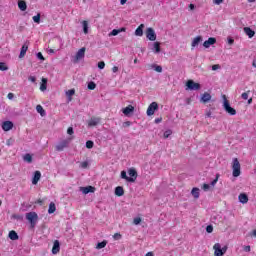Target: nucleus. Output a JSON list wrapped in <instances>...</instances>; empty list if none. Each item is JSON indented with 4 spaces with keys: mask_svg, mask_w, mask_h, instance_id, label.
<instances>
[{
    "mask_svg": "<svg viewBox=\"0 0 256 256\" xmlns=\"http://www.w3.org/2000/svg\"><path fill=\"white\" fill-rule=\"evenodd\" d=\"M80 191H82L84 195H87L88 193H95V187L93 186L80 187Z\"/></svg>",
    "mask_w": 256,
    "mask_h": 256,
    "instance_id": "dca6fc26",
    "label": "nucleus"
},
{
    "mask_svg": "<svg viewBox=\"0 0 256 256\" xmlns=\"http://www.w3.org/2000/svg\"><path fill=\"white\" fill-rule=\"evenodd\" d=\"M107 247V240H103L96 245V249H105Z\"/></svg>",
    "mask_w": 256,
    "mask_h": 256,
    "instance_id": "473e14b6",
    "label": "nucleus"
},
{
    "mask_svg": "<svg viewBox=\"0 0 256 256\" xmlns=\"http://www.w3.org/2000/svg\"><path fill=\"white\" fill-rule=\"evenodd\" d=\"M223 99V109L228 113V115H237V110L235 108L231 107V104L229 103V100L227 99L226 95H222Z\"/></svg>",
    "mask_w": 256,
    "mask_h": 256,
    "instance_id": "f257e3e1",
    "label": "nucleus"
},
{
    "mask_svg": "<svg viewBox=\"0 0 256 256\" xmlns=\"http://www.w3.org/2000/svg\"><path fill=\"white\" fill-rule=\"evenodd\" d=\"M145 27L144 24H140L138 28L135 30L136 37H143V28Z\"/></svg>",
    "mask_w": 256,
    "mask_h": 256,
    "instance_id": "4be33fe9",
    "label": "nucleus"
},
{
    "mask_svg": "<svg viewBox=\"0 0 256 256\" xmlns=\"http://www.w3.org/2000/svg\"><path fill=\"white\" fill-rule=\"evenodd\" d=\"M146 37H147V39H149V41L157 40V34H155V30L153 28H147Z\"/></svg>",
    "mask_w": 256,
    "mask_h": 256,
    "instance_id": "6e6552de",
    "label": "nucleus"
},
{
    "mask_svg": "<svg viewBox=\"0 0 256 256\" xmlns=\"http://www.w3.org/2000/svg\"><path fill=\"white\" fill-rule=\"evenodd\" d=\"M2 129H3V131H11V129H13V122L4 121L2 123Z\"/></svg>",
    "mask_w": 256,
    "mask_h": 256,
    "instance_id": "2eb2a0df",
    "label": "nucleus"
},
{
    "mask_svg": "<svg viewBox=\"0 0 256 256\" xmlns=\"http://www.w3.org/2000/svg\"><path fill=\"white\" fill-rule=\"evenodd\" d=\"M115 195L117 197H123L125 195V190L123 189V186H118L115 188Z\"/></svg>",
    "mask_w": 256,
    "mask_h": 256,
    "instance_id": "6ab92c4d",
    "label": "nucleus"
},
{
    "mask_svg": "<svg viewBox=\"0 0 256 256\" xmlns=\"http://www.w3.org/2000/svg\"><path fill=\"white\" fill-rule=\"evenodd\" d=\"M154 71H156V73H163V67L159 66V65H154Z\"/></svg>",
    "mask_w": 256,
    "mask_h": 256,
    "instance_id": "79ce46f5",
    "label": "nucleus"
},
{
    "mask_svg": "<svg viewBox=\"0 0 256 256\" xmlns=\"http://www.w3.org/2000/svg\"><path fill=\"white\" fill-rule=\"evenodd\" d=\"M153 49H154V53H161V43L154 42Z\"/></svg>",
    "mask_w": 256,
    "mask_h": 256,
    "instance_id": "c756f323",
    "label": "nucleus"
},
{
    "mask_svg": "<svg viewBox=\"0 0 256 256\" xmlns=\"http://www.w3.org/2000/svg\"><path fill=\"white\" fill-rule=\"evenodd\" d=\"M55 211H57V207L55 206V204L53 202H51L49 204V208H48L49 215H52V213H55Z\"/></svg>",
    "mask_w": 256,
    "mask_h": 256,
    "instance_id": "7c9ffc66",
    "label": "nucleus"
},
{
    "mask_svg": "<svg viewBox=\"0 0 256 256\" xmlns=\"http://www.w3.org/2000/svg\"><path fill=\"white\" fill-rule=\"evenodd\" d=\"M119 35V29H113L110 33H109V37H115Z\"/></svg>",
    "mask_w": 256,
    "mask_h": 256,
    "instance_id": "a19ab883",
    "label": "nucleus"
},
{
    "mask_svg": "<svg viewBox=\"0 0 256 256\" xmlns=\"http://www.w3.org/2000/svg\"><path fill=\"white\" fill-rule=\"evenodd\" d=\"M40 91H47V78H42V82L40 84Z\"/></svg>",
    "mask_w": 256,
    "mask_h": 256,
    "instance_id": "c85d7f7f",
    "label": "nucleus"
},
{
    "mask_svg": "<svg viewBox=\"0 0 256 256\" xmlns=\"http://www.w3.org/2000/svg\"><path fill=\"white\" fill-rule=\"evenodd\" d=\"M135 111V107L133 105H128L127 107L122 109V113L128 117V115H131Z\"/></svg>",
    "mask_w": 256,
    "mask_h": 256,
    "instance_id": "4468645a",
    "label": "nucleus"
},
{
    "mask_svg": "<svg viewBox=\"0 0 256 256\" xmlns=\"http://www.w3.org/2000/svg\"><path fill=\"white\" fill-rule=\"evenodd\" d=\"M129 179H134V182L137 181V170L135 168H131L128 170Z\"/></svg>",
    "mask_w": 256,
    "mask_h": 256,
    "instance_id": "412c9836",
    "label": "nucleus"
},
{
    "mask_svg": "<svg viewBox=\"0 0 256 256\" xmlns=\"http://www.w3.org/2000/svg\"><path fill=\"white\" fill-rule=\"evenodd\" d=\"M94 145H95V143L93 141H91V140H88L86 142V148L87 149H93Z\"/></svg>",
    "mask_w": 256,
    "mask_h": 256,
    "instance_id": "58836bf2",
    "label": "nucleus"
},
{
    "mask_svg": "<svg viewBox=\"0 0 256 256\" xmlns=\"http://www.w3.org/2000/svg\"><path fill=\"white\" fill-rule=\"evenodd\" d=\"M171 130L165 131L164 132V139H168V137L171 135Z\"/></svg>",
    "mask_w": 256,
    "mask_h": 256,
    "instance_id": "3c124183",
    "label": "nucleus"
},
{
    "mask_svg": "<svg viewBox=\"0 0 256 256\" xmlns=\"http://www.w3.org/2000/svg\"><path fill=\"white\" fill-rule=\"evenodd\" d=\"M67 133H68V135H73V133H75V131H73V127H69L67 129Z\"/></svg>",
    "mask_w": 256,
    "mask_h": 256,
    "instance_id": "4d7b16f0",
    "label": "nucleus"
},
{
    "mask_svg": "<svg viewBox=\"0 0 256 256\" xmlns=\"http://www.w3.org/2000/svg\"><path fill=\"white\" fill-rule=\"evenodd\" d=\"M194 199H199V188H193L191 191Z\"/></svg>",
    "mask_w": 256,
    "mask_h": 256,
    "instance_id": "f704fd0d",
    "label": "nucleus"
},
{
    "mask_svg": "<svg viewBox=\"0 0 256 256\" xmlns=\"http://www.w3.org/2000/svg\"><path fill=\"white\" fill-rule=\"evenodd\" d=\"M73 95H75V89H70L66 91V97L68 101H73Z\"/></svg>",
    "mask_w": 256,
    "mask_h": 256,
    "instance_id": "a878e982",
    "label": "nucleus"
},
{
    "mask_svg": "<svg viewBox=\"0 0 256 256\" xmlns=\"http://www.w3.org/2000/svg\"><path fill=\"white\" fill-rule=\"evenodd\" d=\"M9 239H11V241H17V239H19V235L17 234V232L12 230L9 232Z\"/></svg>",
    "mask_w": 256,
    "mask_h": 256,
    "instance_id": "bb28decb",
    "label": "nucleus"
},
{
    "mask_svg": "<svg viewBox=\"0 0 256 256\" xmlns=\"http://www.w3.org/2000/svg\"><path fill=\"white\" fill-rule=\"evenodd\" d=\"M235 43V40L233 38H228V45H233Z\"/></svg>",
    "mask_w": 256,
    "mask_h": 256,
    "instance_id": "052dcab7",
    "label": "nucleus"
},
{
    "mask_svg": "<svg viewBox=\"0 0 256 256\" xmlns=\"http://www.w3.org/2000/svg\"><path fill=\"white\" fill-rule=\"evenodd\" d=\"M24 161H26V163H33V156H31V154H26L24 156Z\"/></svg>",
    "mask_w": 256,
    "mask_h": 256,
    "instance_id": "e433bc0d",
    "label": "nucleus"
},
{
    "mask_svg": "<svg viewBox=\"0 0 256 256\" xmlns=\"http://www.w3.org/2000/svg\"><path fill=\"white\" fill-rule=\"evenodd\" d=\"M37 58L40 59V61H45V57L43 56V53H41V52L37 53Z\"/></svg>",
    "mask_w": 256,
    "mask_h": 256,
    "instance_id": "de8ad7c7",
    "label": "nucleus"
},
{
    "mask_svg": "<svg viewBox=\"0 0 256 256\" xmlns=\"http://www.w3.org/2000/svg\"><path fill=\"white\" fill-rule=\"evenodd\" d=\"M36 111L41 115V117H45V109H43V106L37 105L36 106Z\"/></svg>",
    "mask_w": 256,
    "mask_h": 256,
    "instance_id": "2f4dec72",
    "label": "nucleus"
},
{
    "mask_svg": "<svg viewBox=\"0 0 256 256\" xmlns=\"http://www.w3.org/2000/svg\"><path fill=\"white\" fill-rule=\"evenodd\" d=\"M18 8L20 9V11H27V2H25L24 0H19Z\"/></svg>",
    "mask_w": 256,
    "mask_h": 256,
    "instance_id": "5701e85b",
    "label": "nucleus"
},
{
    "mask_svg": "<svg viewBox=\"0 0 256 256\" xmlns=\"http://www.w3.org/2000/svg\"><path fill=\"white\" fill-rule=\"evenodd\" d=\"M34 23H37L39 25V23H41V13H38L36 16L32 17Z\"/></svg>",
    "mask_w": 256,
    "mask_h": 256,
    "instance_id": "c9c22d12",
    "label": "nucleus"
},
{
    "mask_svg": "<svg viewBox=\"0 0 256 256\" xmlns=\"http://www.w3.org/2000/svg\"><path fill=\"white\" fill-rule=\"evenodd\" d=\"M214 256H223V250H221V244L216 243L213 246Z\"/></svg>",
    "mask_w": 256,
    "mask_h": 256,
    "instance_id": "9b49d317",
    "label": "nucleus"
},
{
    "mask_svg": "<svg viewBox=\"0 0 256 256\" xmlns=\"http://www.w3.org/2000/svg\"><path fill=\"white\" fill-rule=\"evenodd\" d=\"M26 219L30 223L31 229H35V225H37V221H39V215L36 212H29L26 214Z\"/></svg>",
    "mask_w": 256,
    "mask_h": 256,
    "instance_id": "f03ea898",
    "label": "nucleus"
},
{
    "mask_svg": "<svg viewBox=\"0 0 256 256\" xmlns=\"http://www.w3.org/2000/svg\"><path fill=\"white\" fill-rule=\"evenodd\" d=\"M86 51H87V48L85 47L80 48L74 57V63H79V61H81L82 59H85Z\"/></svg>",
    "mask_w": 256,
    "mask_h": 256,
    "instance_id": "20e7f679",
    "label": "nucleus"
},
{
    "mask_svg": "<svg viewBox=\"0 0 256 256\" xmlns=\"http://www.w3.org/2000/svg\"><path fill=\"white\" fill-rule=\"evenodd\" d=\"M145 256H154L153 252H147Z\"/></svg>",
    "mask_w": 256,
    "mask_h": 256,
    "instance_id": "774afa93",
    "label": "nucleus"
},
{
    "mask_svg": "<svg viewBox=\"0 0 256 256\" xmlns=\"http://www.w3.org/2000/svg\"><path fill=\"white\" fill-rule=\"evenodd\" d=\"M121 233H115L114 235H113V239H115V241H119V239H121Z\"/></svg>",
    "mask_w": 256,
    "mask_h": 256,
    "instance_id": "49530a36",
    "label": "nucleus"
},
{
    "mask_svg": "<svg viewBox=\"0 0 256 256\" xmlns=\"http://www.w3.org/2000/svg\"><path fill=\"white\" fill-rule=\"evenodd\" d=\"M98 68L105 69V62L104 61L98 62Z\"/></svg>",
    "mask_w": 256,
    "mask_h": 256,
    "instance_id": "09e8293b",
    "label": "nucleus"
},
{
    "mask_svg": "<svg viewBox=\"0 0 256 256\" xmlns=\"http://www.w3.org/2000/svg\"><path fill=\"white\" fill-rule=\"evenodd\" d=\"M80 167L82 169H87V167H89V162H87V161L81 162Z\"/></svg>",
    "mask_w": 256,
    "mask_h": 256,
    "instance_id": "c03bdc74",
    "label": "nucleus"
},
{
    "mask_svg": "<svg viewBox=\"0 0 256 256\" xmlns=\"http://www.w3.org/2000/svg\"><path fill=\"white\" fill-rule=\"evenodd\" d=\"M232 175L233 177H239L241 175V163L237 158H234L232 161Z\"/></svg>",
    "mask_w": 256,
    "mask_h": 256,
    "instance_id": "7ed1b4c3",
    "label": "nucleus"
},
{
    "mask_svg": "<svg viewBox=\"0 0 256 256\" xmlns=\"http://www.w3.org/2000/svg\"><path fill=\"white\" fill-rule=\"evenodd\" d=\"M141 221H142L141 217H136L133 219L134 225H139V223H141Z\"/></svg>",
    "mask_w": 256,
    "mask_h": 256,
    "instance_id": "a18cd8bd",
    "label": "nucleus"
},
{
    "mask_svg": "<svg viewBox=\"0 0 256 256\" xmlns=\"http://www.w3.org/2000/svg\"><path fill=\"white\" fill-rule=\"evenodd\" d=\"M186 87L187 89H190V91H199V89H201V84L196 83L193 80H188L186 82Z\"/></svg>",
    "mask_w": 256,
    "mask_h": 256,
    "instance_id": "39448f33",
    "label": "nucleus"
},
{
    "mask_svg": "<svg viewBox=\"0 0 256 256\" xmlns=\"http://www.w3.org/2000/svg\"><path fill=\"white\" fill-rule=\"evenodd\" d=\"M211 99V94L205 92L201 97V103H209Z\"/></svg>",
    "mask_w": 256,
    "mask_h": 256,
    "instance_id": "b1692460",
    "label": "nucleus"
},
{
    "mask_svg": "<svg viewBox=\"0 0 256 256\" xmlns=\"http://www.w3.org/2000/svg\"><path fill=\"white\" fill-rule=\"evenodd\" d=\"M244 32L246 33V35L251 39L253 37H255V31H253L251 28L249 27H245L244 28Z\"/></svg>",
    "mask_w": 256,
    "mask_h": 256,
    "instance_id": "393cba45",
    "label": "nucleus"
},
{
    "mask_svg": "<svg viewBox=\"0 0 256 256\" xmlns=\"http://www.w3.org/2000/svg\"><path fill=\"white\" fill-rule=\"evenodd\" d=\"M201 41H203V37L201 36L195 37L191 44L192 49H195V47H197Z\"/></svg>",
    "mask_w": 256,
    "mask_h": 256,
    "instance_id": "aec40b11",
    "label": "nucleus"
},
{
    "mask_svg": "<svg viewBox=\"0 0 256 256\" xmlns=\"http://www.w3.org/2000/svg\"><path fill=\"white\" fill-rule=\"evenodd\" d=\"M15 97V95L13 94V93H8V95H7V98L8 99H13Z\"/></svg>",
    "mask_w": 256,
    "mask_h": 256,
    "instance_id": "e2e57ef3",
    "label": "nucleus"
},
{
    "mask_svg": "<svg viewBox=\"0 0 256 256\" xmlns=\"http://www.w3.org/2000/svg\"><path fill=\"white\" fill-rule=\"evenodd\" d=\"M28 81H31V83H35V81H37V78L35 76H29Z\"/></svg>",
    "mask_w": 256,
    "mask_h": 256,
    "instance_id": "864d4df0",
    "label": "nucleus"
},
{
    "mask_svg": "<svg viewBox=\"0 0 256 256\" xmlns=\"http://www.w3.org/2000/svg\"><path fill=\"white\" fill-rule=\"evenodd\" d=\"M217 69H221V65L219 64L212 65V71H217Z\"/></svg>",
    "mask_w": 256,
    "mask_h": 256,
    "instance_id": "8fccbe9b",
    "label": "nucleus"
},
{
    "mask_svg": "<svg viewBox=\"0 0 256 256\" xmlns=\"http://www.w3.org/2000/svg\"><path fill=\"white\" fill-rule=\"evenodd\" d=\"M41 180V172L39 170L34 172V176L32 179V185H37Z\"/></svg>",
    "mask_w": 256,
    "mask_h": 256,
    "instance_id": "ddd939ff",
    "label": "nucleus"
},
{
    "mask_svg": "<svg viewBox=\"0 0 256 256\" xmlns=\"http://www.w3.org/2000/svg\"><path fill=\"white\" fill-rule=\"evenodd\" d=\"M61 251V245L59 244V240H55L52 247V254L57 255Z\"/></svg>",
    "mask_w": 256,
    "mask_h": 256,
    "instance_id": "f8f14e48",
    "label": "nucleus"
},
{
    "mask_svg": "<svg viewBox=\"0 0 256 256\" xmlns=\"http://www.w3.org/2000/svg\"><path fill=\"white\" fill-rule=\"evenodd\" d=\"M217 181H219V175H217L216 178L211 182V185H217Z\"/></svg>",
    "mask_w": 256,
    "mask_h": 256,
    "instance_id": "6e6d98bb",
    "label": "nucleus"
},
{
    "mask_svg": "<svg viewBox=\"0 0 256 256\" xmlns=\"http://www.w3.org/2000/svg\"><path fill=\"white\" fill-rule=\"evenodd\" d=\"M224 0H213V3L215 5H221V3H223Z\"/></svg>",
    "mask_w": 256,
    "mask_h": 256,
    "instance_id": "13d9d810",
    "label": "nucleus"
},
{
    "mask_svg": "<svg viewBox=\"0 0 256 256\" xmlns=\"http://www.w3.org/2000/svg\"><path fill=\"white\" fill-rule=\"evenodd\" d=\"M244 251H246V253H249V251H251V246H245Z\"/></svg>",
    "mask_w": 256,
    "mask_h": 256,
    "instance_id": "0e129e2a",
    "label": "nucleus"
},
{
    "mask_svg": "<svg viewBox=\"0 0 256 256\" xmlns=\"http://www.w3.org/2000/svg\"><path fill=\"white\" fill-rule=\"evenodd\" d=\"M222 250V255H225L227 253V246H224L223 248H221Z\"/></svg>",
    "mask_w": 256,
    "mask_h": 256,
    "instance_id": "680f3d73",
    "label": "nucleus"
},
{
    "mask_svg": "<svg viewBox=\"0 0 256 256\" xmlns=\"http://www.w3.org/2000/svg\"><path fill=\"white\" fill-rule=\"evenodd\" d=\"M112 71H113L114 73H117V71H119V67L113 66V67H112Z\"/></svg>",
    "mask_w": 256,
    "mask_h": 256,
    "instance_id": "69168bd1",
    "label": "nucleus"
},
{
    "mask_svg": "<svg viewBox=\"0 0 256 256\" xmlns=\"http://www.w3.org/2000/svg\"><path fill=\"white\" fill-rule=\"evenodd\" d=\"M29 50V45L27 43L23 44V46L21 47V51H20V59H23V57H25V55H27V51Z\"/></svg>",
    "mask_w": 256,
    "mask_h": 256,
    "instance_id": "f3484780",
    "label": "nucleus"
},
{
    "mask_svg": "<svg viewBox=\"0 0 256 256\" xmlns=\"http://www.w3.org/2000/svg\"><path fill=\"white\" fill-rule=\"evenodd\" d=\"M99 123H101V117L93 116L88 120V127H97Z\"/></svg>",
    "mask_w": 256,
    "mask_h": 256,
    "instance_id": "1a4fd4ad",
    "label": "nucleus"
},
{
    "mask_svg": "<svg viewBox=\"0 0 256 256\" xmlns=\"http://www.w3.org/2000/svg\"><path fill=\"white\" fill-rule=\"evenodd\" d=\"M202 189H203V191H209V189H210L209 184H203Z\"/></svg>",
    "mask_w": 256,
    "mask_h": 256,
    "instance_id": "5fc2aeb1",
    "label": "nucleus"
},
{
    "mask_svg": "<svg viewBox=\"0 0 256 256\" xmlns=\"http://www.w3.org/2000/svg\"><path fill=\"white\" fill-rule=\"evenodd\" d=\"M216 43H217V39L210 37L208 38V40L204 41L203 47H205V49H209L211 45H215Z\"/></svg>",
    "mask_w": 256,
    "mask_h": 256,
    "instance_id": "9d476101",
    "label": "nucleus"
},
{
    "mask_svg": "<svg viewBox=\"0 0 256 256\" xmlns=\"http://www.w3.org/2000/svg\"><path fill=\"white\" fill-rule=\"evenodd\" d=\"M82 25H83V31H84L85 35H87V33H89V23L84 20L82 22Z\"/></svg>",
    "mask_w": 256,
    "mask_h": 256,
    "instance_id": "72a5a7b5",
    "label": "nucleus"
},
{
    "mask_svg": "<svg viewBox=\"0 0 256 256\" xmlns=\"http://www.w3.org/2000/svg\"><path fill=\"white\" fill-rule=\"evenodd\" d=\"M73 138H68L66 140H63L59 144L56 145V151H63L64 149H67L69 147V143H71Z\"/></svg>",
    "mask_w": 256,
    "mask_h": 256,
    "instance_id": "423d86ee",
    "label": "nucleus"
},
{
    "mask_svg": "<svg viewBox=\"0 0 256 256\" xmlns=\"http://www.w3.org/2000/svg\"><path fill=\"white\" fill-rule=\"evenodd\" d=\"M124 127H131V121H126L123 123Z\"/></svg>",
    "mask_w": 256,
    "mask_h": 256,
    "instance_id": "bf43d9fd",
    "label": "nucleus"
},
{
    "mask_svg": "<svg viewBox=\"0 0 256 256\" xmlns=\"http://www.w3.org/2000/svg\"><path fill=\"white\" fill-rule=\"evenodd\" d=\"M249 93H251V91H247V92H244L242 93L241 97L242 99H244V101H247V99H249Z\"/></svg>",
    "mask_w": 256,
    "mask_h": 256,
    "instance_id": "37998d69",
    "label": "nucleus"
},
{
    "mask_svg": "<svg viewBox=\"0 0 256 256\" xmlns=\"http://www.w3.org/2000/svg\"><path fill=\"white\" fill-rule=\"evenodd\" d=\"M206 231H207V233H213V226L208 225V226L206 227Z\"/></svg>",
    "mask_w": 256,
    "mask_h": 256,
    "instance_id": "603ef678",
    "label": "nucleus"
},
{
    "mask_svg": "<svg viewBox=\"0 0 256 256\" xmlns=\"http://www.w3.org/2000/svg\"><path fill=\"white\" fill-rule=\"evenodd\" d=\"M163 121V118H156L155 120H154V122L155 123H161Z\"/></svg>",
    "mask_w": 256,
    "mask_h": 256,
    "instance_id": "338daca9",
    "label": "nucleus"
},
{
    "mask_svg": "<svg viewBox=\"0 0 256 256\" xmlns=\"http://www.w3.org/2000/svg\"><path fill=\"white\" fill-rule=\"evenodd\" d=\"M97 87V84H95V82H89L88 83V89L90 91H94V89Z\"/></svg>",
    "mask_w": 256,
    "mask_h": 256,
    "instance_id": "ea45409f",
    "label": "nucleus"
},
{
    "mask_svg": "<svg viewBox=\"0 0 256 256\" xmlns=\"http://www.w3.org/2000/svg\"><path fill=\"white\" fill-rule=\"evenodd\" d=\"M238 199H239L240 203H242L243 205H245V203H249V196H247V194H245V193H241L238 196Z\"/></svg>",
    "mask_w": 256,
    "mask_h": 256,
    "instance_id": "a211bd4d",
    "label": "nucleus"
},
{
    "mask_svg": "<svg viewBox=\"0 0 256 256\" xmlns=\"http://www.w3.org/2000/svg\"><path fill=\"white\" fill-rule=\"evenodd\" d=\"M121 178H122V179H125V180L128 181L129 183H134V179H133V178H129V177L127 176V172H126L125 170H123V171L121 172Z\"/></svg>",
    "mask_w": 256,
    "mask_h": 256,
    "instance_id": "cd10ccee",
    "label": "nucleus"
},
{
    "mask_svg": "<svg viewBox=\"0 0 256 256\" xmlns=\"http://www.w3.org/2000/svg\"><path fill=\"white\" fill-rule=\"evenodd\" d=\"M9 67L5 62H0V71H8Z\"/></svg>",
    "mask_w": 256,
    "mask_h": 256,
    "instance_id": "4c0bfd02",
    "label": "nucleus"
},
{
    "mask_svg": "<svg viewBox=\"0 0 256 256\" xmlns=\"http://www.w3.org/2000/svg\"><path fill=\"white\" fill-rule=\"evenodd\" d=\"M159 109V104L157 102H152L147 108V115L151 117V115H155V112Z\"/></svg>",
    "mask_w": 256,
    "mask_h": 256,
    "instance_id": "0eeeda50",
    "label": "nucleus"
}]
</instances>
